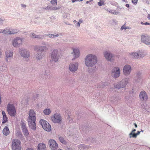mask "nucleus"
<instances>
[{"mask_svg": "<svg viewBox=\"0 0 150 150\" xmlns=\"http://www.w3.org/2000/svg\"><path fill=\"white\" fill-rule=\"evenodd\" d=\"M36 118L34 117H28L27 119V121L29 127L33 130H35L36 129Z\"/></svg>", "mask_w": 150, "mask_h": 150, "instance_id": "obj_7", "label": "nucleus"}, {"mask_svg": "<svg viewBox=\"0 0 150 150\" xmlns=\"http://www.w3.org/2000/svg\"><path fill=\"white\" fill-rule=\"evenodd\" d=\"M24 40V38L19 37L14 38L12 41V44L14 47H18L19 45L22 44V42Z\"/></svg>", "mask_w": 150, "mask_h": 150, "instance_id": "obj_9", "label": "nucleus"}, {"mask_svg": "<svg viewBox=\"0 0 150 150\" xmlns=\"http://www.w3.org/2000/svg\"><path fill=\"white\" fill-rule=\"evenodd\" d=\"M134 125L135 127H137V125L135 123H134Z\"/></svg>", "mask_w": 150, "mask_h": 150, "instance_id": "obj_63", "label": "nucleus"}, {"mask_svg": "<svg viewBox=\"0 0 150 150\" xmlns=\"http://www.w3.org/2000/svg\"><path fill=\"white\" fill-rule=\"evenodd\" d=\"M44 38L43 35H37V38L39 39H43Z\"/></svg>", "mask_w": 150, "mask_h": 150, "instance_id": "obj_44", "label": "nucleus"}, {"mask_svg": "<svg viewBox=\"0 0 150 150\" xmlns=\"http://www.w3.org/2000/svg\"><path fill=\"white\" fill-rule=\"evenodd\" d=\"M7 110L8 114L11 117H15L16 114V110L13 105L8 104L7 107Z\"/></svg>", "mask_w": 150, "mask_h": 150, "instance_id": "obj_4", "label": "nucleus"}, {"mask_svg": "<svg viewBox=\"0 0 150 150\" xmlns=\"http://www.w3.org/2000/svg\"><path fill=\"white\" fill-rule=\"evenodd\" d=\"M6 57H9L10 58H12L13 56V52L11 51L7 50L5 52Z\"/></svg>", "mask_w": 150, "mask_h": 150, "instance_id": "obj_24", "label": "nucleus"}, {"mask_svg": "<svg viewBox=\"0 0 150 150\" xmlns=\"http://www.w3.org/2000/svg\"><path fill=\"white\" fill-rule=\"evenodd\" d=\"M120 70L118 67H113L111 71V76L113 78L116 79L118 78L120 75Z\"/></svg>", "mask_w": 150, "mask_h": 150, "instance_id": "obj_10", "label": "nucleus"}, {"mask_svg": "<svg viewBox=\"0 0 150 150\" xmlns=\"http://www.w3.org/2000/svg\"><path fill=\"white\" fill-rule=\"evenodd\" d=\"M125 6L127 7L128 8H129V4H126Z\"/></svg>", "mask_w": 150, "mask_h": 150, "instance_id": "obj_61", "label": "nucleus"}, {"mask_svg": "<svg viewBox=\"0 0 150 150\" xmlns=\"http://www.w3.org/2000/svg\"><path fill=\"white\" fill-rule=\"evenodd\" d=\"M60 8V7H54L53 8V10H57L59 9Z\"/></svg>", "mask_w": 150, "mask_h": 150, "instance_id": "obj_55", "label": "nucleus"}, {"mask_svg": "<svg viewBox=\"0 0 150 150\" xmlns=\"http://www.w3.org/2000/svg\"><path fill=\"white\" fill-rule=\"evenodd\" d=\"M132 70L131 66L128 64L125 65L123 67V72L125 76H127L130 73Z\"/></svg>", "mask_w": 150, "mask_h": 150, "instance_id": "obj_14", "label": "nucleus"}, {"mask_svg": "<svg viewBox=\"0 0 150 150\" xmlns=\"http://www.w3.org/2000/svg\"><path fill=\"white\" fill-rule=\"evenodd\" d=\"M49 47L43 46L36 45L34 47V49L35 51L43 52L48 50Z\"/></svg>", "mask_w": 150, "mask_h": 150, "instance_id": "obj_15", "label": "nucleus"}, {"mask_svg": "<svg viewBox=\"0 0 150 150\" xmlns=\"http://www.w3.org/2000/svg\"><path fill=\"white\" fill-rule=\"evenodd\" d=\"M42 45H43V46L49 47L50 45L47 42H42Z\"/></svg>", "mask_w": 150, "mask_h": 150, "instance_id": "obj_40", "label": "nucleus"}, {"mask_svg": "<svg viewBox=\"0 0 150 150\" xmlns=\"http://www.w3.org/2000/svg\"><path fill=\"white\" fill-rule=\"evenodd\" d=\"M12 147L13 150H21L20 141L17 139H13L12 142Z\"/></svg>", "mask_w": 150, "mask_h": 150, "instance_id": "obj_8", "label": "nucleus"}, {"mask_svg": "<svg viewBox=\"0 0 150 150\" xmlns=\"http://www.w3.org/2000/svg\"><path fill=\"white\" fill-rule=\"evenodd\" d=\"M67 149L68 150H72V149L70 148H67Z\"/></svg>", "mask_w": 150, "mask_h": 150, "instance_id": "obj_64", "label": "nucleus"}, {"mask_svg": "<svg viewBox=\"0 0 150 150\" xmlns=\"http://www.w3.org/2000/svg\"><path fill=\"white\" fill-rule=\"evenodd\" d=\"M104 4V2L103 1L100 0L98 3V5L100 6H101Z\"/></svg>", "mask_w": 150, "mask_h": 150, "instance_id": "obj_43", "label": "nucleus"}, {"mask_svg": "<svg viewBox=\"0 0 150 150\" xmlns=\"http://www.w3.org/2000/svg\"><path fill=\"white\" fill-rule=\"evenodd\" d=\"M86 127L85 126L83 127V126H81L80 127V129L81 130L84 131L86 130Z\"/></svg>", "mask_w": 150, "mask_h": 150, "instance_id": "obj_46", "label": "nucleus"}, {"mask_svg": "<svg viewBox=\"0 0 150 150\" xmlns=\"http://www.w3.org/2000/svg\"><path fill=\"white\" fill-rule=\"evenodd\" d=\"M51 3L52 4H53V5L55 3L56 4V5H57V0H52L51 1Z\"/></svg>", "mask_w": 150, "mask_h": 150, "instance_id": "obj_50", "label": "nucleus"}, {"mask_svg": "<svg viewBox=\"0 0 150 150\" xmlns=\"http://www.w3.org/2000/svg\"><path fill=\"white\" fill-rule=\"evenodd\" d=\"M4 20V19H3L0 17V24L2 25L3 22Z\"/></svg>", "mask_w": 150, "mask_h": 150, "instance_id": "obj_53", "label": "nucleus"}, {"mask_svg": "<svg viewBox=\"0 0 150 150\" xmlns=\"http://www.w3.org/2000/svg\"><path fill=\"white\" fill-rule=\"evenodd\" d=\"M21 6L22 7H26V5H25L23 4H21Z\"/></svg>", "mask_w": 150, "mask_h": 150, "instance_id": "obj_59", "label": "nucleus"}, {"mask_svg": "<svg viewBox=\"0 0 150 150\" xmlns=\"http://www.w3.org/2000/svg\"><path fill=\"white\" fill-rule=\"evenodd\" d=\"M30 36L33 38H37V35L34 33H31L30 34Z\"/></svg>", "mask_w": 150, "mask_h": 150, "instance_id": "obj_42", "label": "nucleus"}, {"mask_svg": "<svg viewBox=\"0 0 150 150\" xmlns=\"http://www.w3.org/2000/svg\"><path fill=\"white\" fill-rule=\"evenodd\" d=\"M11 29H8L7 28H5L3 31L2 33L4 34L8 35H11Z\"/></svg>", "mask_w": 150, "mask_h": 150, "instance_id": "obj_28", "label": "nucleus"}, {"mask_svg": "<svg viewBox=\"0 0 150 150\" xmlns=\"http://www.w3.org/2000/svg\"><path fill=\"white\" fill-rule=\"evenodd\" d=\"M98 62V58L94 54H89L87 55L85 59V66L88 67H93L92 69V71H96V67L95 65Z\"/></svg>", "mask_w": 150, "mask_h": 150, "instance_id": "obj_1", "label": "nucleus"}, {"mask_svg": "<svg viewBox=\"0 0 150 150\" xmlns=\"http://www.w3.org/2000/svg\"><path fill=\"white\" fill-rule=\"evenodd\" d=\"M45 56V54L44 52H38L36 55V58L38 60H40L42 59Z\"/></svg>", "mask_w": 150, "mask_h": 150, "instance_id": "obj_21", "label": "nucleus"}, {"mask_svg": "<svg viewBox=\"0 0 150 150\" xmlns=\"http://www.w3.org/2000/svg\"><path fill=\"white\" fill-rule=\"evenodd\" d=\"M22 130L24 135L25 136H27L29 134V133L27 129H23Z\"/></svg>", "mask_w": 150, "mask_h": 150, "instance_id": "obj_37", "label": "nucleus"}, {"mask_svg": "<svg viewBox=\"0 0 150 150\" xmlns=\"http://www.w3.org/2000/svg\"><path fill=\"white\" fill-rule=\"evenodd\" d=\"M143 108L145 109V110H146L148 112H150V108L148 106H146L142 107Z\"/></svg>", "mask_w": 150, "mask_h": 150, "instance_id": "obj_39", "label": "nucleus"}, {"mask_svg": "<svg viewBox=\"0 0 150 150\" xmlns=\"http://www.w3.org/2000/svg\"><path fill=\"white\" fill-rule=\"evenodd\" d=\"M104 57L107 60L112 61L114 59V55L109 51H105L104 52Z\"/></svg>", "mask_w": 150, "mask_h": 150, "instance_id": "obj_12", "label": "nucleus"}, {"mask_svg": "<svg viewBox=\"0 0 150 150\" xmlns=\"http://www.w3.org/2000/svg\"><path fill=\"white\" fill-rule=\"evenodd\" d=\"M18 52L20 55L25 59V60L28 61L29 59H28L30 56V52L28 50L23 47L20 48L18 50Z\"/></svg>", "mask_w": 150, "mask_h": 150, "instance_id": "obj_2", "label": "nucleus"}, {"mask_svg": "<svg viewBox=\"0 0 150 150\" xmlns=\"http://www.w3.org/2000/svg\"><path fill=\"white\" fill-rule=\"evenodd\" d=\"M129 78H125L122 79L120 82L114 85L115 87L118 89L121 88H125L126 86L128 83Z\"/></svg>", "mask_w": 150, "mask_h": 150, "instance_id": "obj_3", "label": "nucleus"}, {"mask_svg": "<svg viewBox=\"0 0 150 150\" xmlns=\"http://www.w3.org/2000/svg\"><path fill=\"white\" fill-rule=\"evenodd\" d=\"M36 113L34 110L30 109L28 112V117L36 118Z\"/></svg>", "mask_w": 150, "mask_h": 150, "instance_id": "obj_22", "label": "nucleus"}, {"mask_svg": "<svg viewBox=\"0 0 150 150\" xmlns=\"http://www.w3.org/2000/svg\"><path fill=\"white\" fill-rule=\"evenodd\" d=\"M26 150H33L31 148H29L27 149Z\"/></svg>", "mask_w": 150, "mask_h": 150, "instance_id": "obj_62", "label": "nucleus"}, {"mask_svg": "<svg viewBox=\"0 0 150 150\" xmlns=\"http://www.w3.org/2000/svg\"><path fill=\"white\" fill-rule=\"evenodd\" d=\"M51 110L50 109H45L44 111V113L46 115H48L50 114L51 113Z\"/></svg>", "mask_w": 150, "mask_h": 150, "instance_id": "obj_33", "label": "nucleus"}, {"mask_svg": "<svg viewBox=\"0 0 150 150\" xmlns=\"http://www.w3.org/2000/svg\"><path fill=\"white\" fill-rule=\"evenodd\" d=\"M48 144L50 146L52 150H55L57 149L58 147V145L56 142L53 140L50 139L49 141Z\"/></svg>", "mask_w": 150, "mask_h": 150, "instance_id": "obj_17", "label": "nucleus"}, {"mask_svg": "<svg viewBox=\"0 0 150 150\" xmlns=\"http://www.w3.org/2000/svg\"><path fill=\"white\" fill-rule=\"evenodd\" d=\"M59 139L60 142L63 144H65L67 143L66 141L62 137L59 136Z\"/></svg>", "mask_w": 150, "mask_h": 150, "instance_id": "obj_31", "label": "nucleus"}, {"mask_svg": "<svg viewBox=\"0 0 150 150\" xmlns=\"http://www.w3.org/2000/svg\"><path fill=\"white\" fill-rule=\"evenodd\" d=\"M141 41L146 45H150V37L147 35H142Z\"/></svg>", "mask_w": 150, "mask_h": 150, "instance_id": "obj_13", "label": "nucleus"}, {"mask_svg": "<svg viewBox=\"0 0 150 150\" xmlns=\"http://www.w3.org/2000/svg\"><path fill=\"white\" fill-rule=\"evenodd\" d=\"M79 150H84V149L88 148V146L86 145L80 144L78 146Z\"/></svg>", "mask_w": 150, "mask_h": 150, "instance_id": "obj_30", "label": "nucleus"}, {"mask_svg": "<svg viewBox=\"0 0 150 150\" xmlns=\"http://www.w3.org/2000/svg\"><path fill=\"white\" fill-rule=\"evenodd\" d=\"M9 129L7 126H6L3 130V134L6 136L8 135L9 134Z\"/></svg>", "mask_w": 150, "mask_h": 150, "instance_id": "obj_26", "label": "nucleus"}, {"mask_svg": "<svg viewBox=\"0 0 150 150\" xmlns=\"http://www.w3.org/2000/svg\"><path fill=\"white\" fill-rule=\"evenodd\" d=\"M73 52H71V54L74 56V58H73L72 60L78 57L79 55V50L78 49L73 48L72 49Z\"/></svg>", "mask_w": 150, "mask_h": 150, "instance_id": "obj_20", "label": "nucleus"}, {"mask_svg": "<svg viewBox=\"0 0 150 150\" xmlns=\"http://www.w3.org/2000/svg\"><path fill=\"white\" fill-rule=\"evenodd\" d=\"M144 25H150V23H149L148 22H146L144 23Z\"/></svg>", "mask_w": 150, "mask_h": 150, "instance_id": "obj_58", "label": "nucleus"}, {"mask_svg": "<svg viewBox=\"0 0 150 150\" xmlns=\"http://www.w3.org/2000/svg\"><path fill=\"white\" fill-rule=\"evenodd\" d=\"M147 18H149L150 20V14H148Z\"/></svg>", "mask_w": 150, "mask_h": 150, "instance_id": "obj_60", "label": "nucleus"}, {"mask_svg": "<svg viewBox=\"0 0 150 150\" xmlns=\"http://www.w3.org/2000/svg\"><path fill=\"white\" fill-rule=\"evenodd\" d=\"M105 10H106L108 12L113 14L117 15L119 13V12L116 11L115 10H111L110 8H105Z\"/></svg>", "mask_w": 150, "mask_h": 150, "instance_id": "obj_27", "label": "nucleus"}, {"mask_svg": "<svg viewBox=\"0 0 150 150\" xmlns=\"http://www.w3.org/2000/svg\"><path fill=\"white\" fill-rule=\"evenodd\" d=\"M38 95L37 94H35L33 95V99L34 100H35L38 97Z\"/></svg>", "mask_w": 150, "mask_h": 150, "instance_id": "obj_45", "label": "nucleus"}, {"mask_svg": "<svg viewBox=\"0 0 150 150\" xmlns=\"http://www.w3.org/2000/svg\"><path fill=\"white\" fill-rule=\"evenodd\" d=\"M138 0H132V3L135 5L137 4V2Z\"/></svg>", "mask_w": 150, "mask_h": 150, "instance_id": "obj_52", "label": "nucleus"}, {"mask_svg": "<svg viewBox=\"0 0 150 150\" xmlns=\"http://www.w3.org/2000/svg\"><path fill=\"white\" fill-rule=\"evenodd\" d=\"M78 22H79V24H80L83 22V20L81 19H80L79 20Z\"/></svg>", "mask_w": 150, "mask_h": 150, "instance_id": "obj_57", "label": "nucleus"}, {"mask_svg": "<svg viewBox=\"0 0 150 150\" xmlns=\"http://www.w3.org/2000/svg\"><path fill=\"white\" fill-rule=\"evenodd\" d=\"M52 121L55 123H60L62 121V117L61 115L56 113L51 117Z\"/></svg>", "mask_w": 150, "mask_h": 150, "instance_id": "obj_11", "label": "nucleus"}, {"mask_svg": "<svg viewBox=\"0 0 150 150\" xmlns=\"http://www.w3.org/2000/svg\"><path fill=\"white\" fill-rule=\"evenodd\" d=\"M141 72H140L139 71L137 73V76L138 79L139 78V76H140V75H141Z\"/></svg>", "mask_w": 150, "mask_h": 150, "instance_id": "obj_54", "label": "nucleus"}, {"mask_svg": "<svg viewBox=\"0 0 150 150\" xmlns=\"http://www.w3.org/2000/svg\"><path fill=\"white\" fill-rule=\"evenodd\" d=\"M67 119L69 120V122L71 123L72 122H73V120H72V118L70 117V116L69 115H68V117H67Z\"/></svg>", "mask_w": 150, "mask_h": 150, "instance_id": "obj_51", "label": "nucleus"}, {"mask_svg": "<svg viewBox=\"0 0 150 150\" xmlns=\"http://www.w3.org/2000/svg\"><path fill=\"white\" fill-rule=\"evenodd\" d=\"M60 55V52L57 49L54 50L51 54V59L53 61L57 62L58 61Z\"/></svg>", "mask_w": 150, "mask_h": 150, "instance_id": "obj_5", "label": "nucleus"}, {"mask_svg": "<svg viewBox=\"0 0 150 150\" xmlns=\"http://www.w3.org/2000/svg\"><path fill=\"white\" fill-rule=\"evenodd\" d=\"M40 124L45 131L50 132L51 130V126L49 123L45 120L41 119L40 121Z\"/></svg>", "mask_w": 150, "mask_h": 150, "instance_id": "obj_6", "label": "nucleus"}, {"mask_svg": "<svg viewBox=\"0 0 150 150\" xmlns=\"http://www.w3.org/2000/svg\"><path fill=\"white\" fill-rule=\"evenodd\" d=\"M11 34H16L19 32V30L17 29H11Z\"/></svg>", "mask_w": 150, "mask_h": 150, "instance_id": "obj_34", "label": "nucleus"}, {"mask_svg": "<svg viewBox=\"0 0 150 150\" xmlns=\"http://www.w3.org/2000/svg\"><path fill=\"white\" fill-rule=\"evenodd\" d=\"M125 24L122 25L121 28V30H122L123 29L126 30L128 28V27H127L125 25Z\"/></svg>", "mask_w": 150, "mask_h": 150, "instance_id": "obj_49", "label": "nucleus"}, {"mask_svg": "<svg viewBox=\"0 0 150 150\" xmlns=\"http://www.w3.org/2000/svg\"><path fill=\"white\" fill-rule=\"evenodd\" d=\"M46 147L45 145L42 143H39L38 146V150H45Z\"/></svg>", "mask_w": 150, "mask_h": 150, "instance_id": "obj_23", "label": "nucleus"}, {"mask_svg": "<svg viewBox=\"0 0 150 150\" xmlns=\"http://www.w3.org/2000/svg\"><path fill=\"white\" fill-rule=\"evenodd\" d=\"M136 131V129H133L132 131L129 134V136L130 138H131L132 137H133V135H134L135 133L134 132Z\"/></svg>", "mask_w": 150, "mask_h": 150, "instance_id": "obj_36", "label": "nucleus"}, {"mask_svg": "<svg viewBox=\"0 0 150 150\" xmlns=\"http://www.w3.org/2000/svg\"><path fill=\"white\" fill-rule=\"evenodd\" d=\"M140 133V132L139 131H138L136 133H135V134L133 135V138H136L137 137V136Z\"/></svg>", "mask_w": 150, "mask_h": 150, "instance_id": "obj_47", "label": "nucleus"}, {"mask_svg": "<svg viewBox=\"0 0 150 150\" xmlns=\"http://www.w3.org/2000/svg\"><path fill=\"white\" fill-rule=\"evenodd\" d=\"M2 114L3 116V120L2 123L3 124H4L8 121V119L6 116V113L4 111H2Z\"/></svg>", "mask_w": 150, "mask_h": 150, "instance_id": "obj_25", "label": "nucleus"}, {"mask_svg": "<svg viewBox=\"0 0 150 150\" xmlns=\"http://www.w3.org/2000/svg\"><path fill=\"white\" fill-rule=\"evenodd\" d=\"M9 57H6L5 58V60L6 61V62H9Z\"/></svg>", "mask_w": 150, "mask_h": 150, "instance_id": "obj_56", "label": "nucleus"}, {"mask_svg": "<svg viewBox=\"0 0 150 150\" xmlns=\"http://www.w3.org/2000/svg\"><path fill=\"white\" fill-rule=\"evenodd\" d=\"M21 126L22 130L26 129H27L26 126V124L23 121H21Z\"/></svg>", "mask_w": 150, "mask_h": 150, "instance_id": "obj_32", "label": "nucleus"}, {"mask_svg": "<svg viewBox=\"0 0 150 150\" xmlns=\"http://www.w3.org/2000/svg\"><path fill=\"white\" fill-rule=\"evenodd\" d=\"M139 96L140 99L142 101H146L148 98L147 94L144 91L140 92Z\"/></svg>", "mask_w": 150, "mask_h": 150, "instance_id": "obj_18", "label": "nucleus"}, {"mask_svg": "<svg viewBox=\"0 0 150 150\" xmlns=\"http://www.w3.org/2000/svg\"><path fill=\"white\" fill-rule=\"evenodd\" d=\"M119 100L118 98L117 97H113L111 98V101L112 102H115L118 101V100Z\"/></svg>", "mask_w": 150, "mask_h": 150, "instance_id": "obj_38", "label": "nucleus"}, {"mask_svg": "<svg viewBox=\"0 0 150 150\" xmlns=\"http://www.w3.org/2000/svg\"><path fill=\"white\" fill-rule=\"evenodd\" d=\"M130 55L131 58L138 59L142 57L141 52L139 51L138 52H134L130 53Z\"/></svg>", "mask_w": 150, "mask_h": 150, "instance_id": "obj_19", "label": "nucleus"}, {"mask_svg": "<svg viewBox=\"0 0 150 150\" xmlns=\"http://www.w3.org/2000/svg\"><path fill=\"white\" fill-rule=\"evenodd\" d=\"M69 70L72 72H75L78 69V64L77 62H72L71 63L69 66Z\"/></svg>", "mask_w": 150, "mask_h": 150, "instance_id": "obj_16", "label": "nucleus"}, {"mask_svg": "<svg viewBox=\"0 0 150 150\" xmlns=\"http://www.w3.org/2000/svg\"><path fill=\"white\" fill-rule=\"evenodd\" d=\"M46 36L48 37L49 38H53L55 37H57L59 36V35L57 34H47L45 35Z\"/></svg>", "mask_w": 150, "mask_h": 150, "instance_id": "obj_29", "label": "nucleus"}, {"mask_svg": "<svg viewBox=\"0 0 150 150\" xmlns=\"http://www.w3.org/2000/svg\"><path fill=\"white\" fill-rule=\"evenodd\" d=\"M50 74V71L49 70H45V75L48 76Z\"/></svg>", "mask_w": 150, "mask_h": 150, "instance_id": "obj_48", "label": "nucleus"}, {"mask_svg": "<svg viewBox=\"0 0 150 150\" xmlns=\"http://www.w3.org/2000/svg\"><path fill=\"white\" fill-rule=\"evenodd\" d=\"M74 23L75 24V25H76L77 27H79L80 26V25L79 24V22H77L76 20H74Z\"/></svg>", "mask_w": 150, "mask_h": 150, "instance_id": "obj_41", "label": "nucleus"}, {"mask_svg": "<svg viewBox=\"0 0 150 150\" xmlns=\"http://www.w3.org/2000/svg\"><path fill=\"white\" fill-rule=\"evenodd\" d=\"M106 85L103 82L101 83L100 84H98L97 86V88H103Z\"/></svg>", "mask_w": 150, "mask_h": 150, "instance_id": "obj_35", "label": "nucleus"}]
</instances>
